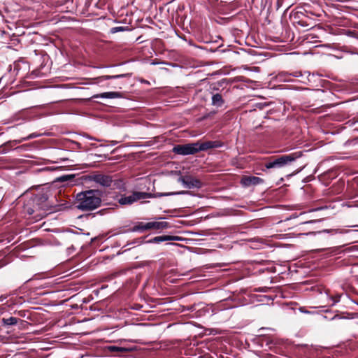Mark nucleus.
<instances>
[{"instance_id":"19","label":"nucleus","mask_w":358,"mask_h":358,"mask_svg":"<svg viewBox=\"0 0 358 358\" xmlns=\"http://www.w3.org/2000/svg\"><path fill=\"white\" fill-rule=\"evenodd\" d=\"M122 27H115L113 29V32L117 31V30H122Z\"/></svg>"},{"instance_id":"18","label":"nucleus","mask_w":358,"mask_h":358,"mask_svg":"<svg viewBox=\"0 0 358 358\" xmlns=\"http://www.w3.org/2000/svg\"><path fill=\"white\" fill-rule=\"evenodd\" d=\"M37 136L36 135H35L34 134H30L29 136H27V138H24V140H29V139H31V138H33L34 137Z\"/></svg>"},{"instance_id":"14","label":"nucleus","mask_w":358,"mask_h":358,"mask_svg":"<svg viewBox=\"0 0 358 358\" xmlns=\"http://www.w3.org/2000/svg\"><path fill=\"white\" fill-rule=\"evenodd\" d=\"M109 350L111 352H127V351H128V350L127 348H121V347H116V346H110L109 348Z\"/></svg>"},{"instance_id":"4","label":"nucleus","mask_w":358,"mask_h":358,"mask_svg":"<svg viewBox=\"0 0 358 358\" xmlns=\"http://www.w3.org/2000/svg\"><path fill=\"white\" fill-rule=\"evenodd\" d=\"M173 152L182 155H194L198 152L196 143L177 145L173 147Z\"/></svg>"},{"instance_id":"15","label":"nucleus","mask_w":358,"mask_h":358,"mask_svg":"<svg viewBox=\"0 0 358 358\" xmlns=\"http://www.w3.org/2000/svg\"><path fill=\"white\" fill-rule=\"evenodd\" d=\"M5 323L9 325L15 324L17 323V319L15 317H9L4 320Z\"/></svg>"},{"instance_id":"3","label":"nucleus","mask_w":358,"mask_h":358,"mask_svg":"<svg viewBox=\"0 0 358 358\" xmlns=\"http://www.w3.org/2000/svg\"><path fill=\"white\" fill-rule=\"evenodd\" d=\"M150 196L151 194L148 193L135 192L131 195L122 196L119 199V203L121 205H130L138 200L144 199Z\"/></svg>"},{"instance_id":"13","label":"nucleus","mask_w":358,"mask_h":358,"mask_svg":"<svg viewBox=\"0 0 358 358\" xmlns=\"http://www.w3.org/2000/svg\"><path fill=\"white\" fill-rule=\"evenodd\" d=\"M147 225H148V222L147 223L141 222L138 224L134 226L132 230L134 231H146V230H148V228H147Z\"/></svg>"},{"instance_id":"12","label":"nucleus","mask_w":358,"mask_h":358,"mask_svg":"<svg viewBox=\"0 0 358 358\" xmlns=\"http://www.w3.org/2000/svg\"><path fill=\"white\" fill-rule=\"evenodd\" d=\"M212 103L214 106H221L223 103L222 96L219 94L213 95L212 97Z\"/></svg>"},{"instance_id":"16","label":"nucleus","mask_w":358,"mask_h":358,"mask_svg":"<svg viewBox=\"0 0 358 358\" xmlns=\"http://www.w3.org/2000/svg\"><path fill=\"white\" fill-rule=\"evenodd\" d=\"M124 75L122 74V75H117V76H103L102 77H101V78L102 80H109V79H113V78H121V77H124Z\"/></svg>"},{"instance_id":"1","label":"nucleus","mask_w":358,"mask_h":358,"mask_svg":"<svg viewBox=\"0 0 358 358\" xmlns=\"http://www.w3.org/2000/svg\"><path fill=\"white\" fill-rule=\"evenodd\" d=\"M77 208L82 210H92L99 206L101 199L94 190L80 192L76 195Z\"/></svg>"},{"instance_id":"2","label":"nucleus","mask_w":358,"mask_h":358,"mask_svg":"<svg viewBox=\"0 0 358 358\" xmlns=\"http://www.w3.org/2000/svg\"><path fill=\"white\" fill-rule=\"evenodd\" d=\"M301 157L300 152H295L289 155H283L280 157L275 159L274 161L266 164V169H271L275 167H282L289 162H293L296 159Z\"/></svg>"},{"instance_id":"11","label":"nucleus","mask_w":358,"mask_h":358,"mask_svg":"<svg viewBox=\"0 0 358 358\" xmlns=\"http://www.w3.org/2000/svg\"><path fill=\"white\" fill-rule=\"evenodd\" d=\"M180 238L178 236H157L153 238V241L155 243H159L161 241H178Z\"/></svg>"},{"instance_id":"17","label":"nucleus","mask_w":358,"mask_h":358,"mask_svg":"<svg viewBox=\"0 0 358 358\" xmlns=\"http://www.w3.org/2000/svg\"><path fill=\"white\" fill-rule=\"evenodd\" d=\"M71 178H73V175H69V176H63L62 177L59 178V180L60 181H66Z\"/></svg>"},{"instance_id":"10","label":"nucleus","mask_w":358,"mask_h":358,"mask_svg":"<svg viewBox=\"0 0 358 358\" xmlns=\"http://www.w3.org/2000/svg\"><path fill=\"white\" fill-rule=\"evenodd\" d=\"M120 93L116 92H104L100 94L94 95V97L98 98H106V99H115L120 97Z\"/></svg>"},{"instance_id":"5","label":"nucleus","mask_w":358,"mask_h":358,"mask_svg":"<svg viewBox=\"0 0 358 358\" xmlns=\"http://www.w3.org/2000/svg\"><path fill=\"white\" fill-rule=\"evenodd\" d=\"M263 180L256 176H244L242 177L241 182L245 187L256 185L263 182Z\"/></svg>"},{"instance_id":"7","label":"nucleus","mask_w":358,"mask_h":358,"mask_svg":"<svg viewBox=\"0 0 358 358\" xmlns=\"http://www.w3.org/2000/svg\"><path fill=\"white\" fill-rule=\"evenodd\" d=\"M93 180L103 187H110L113 182L110 176L104 175L94 176Z\"/></svg>"},{"instance_id":"8","label":"nucleus","mask_w":358,"mask_h":358,"mask_svg":"<svg viewBox=\"0 0 358 358\" xmlns=\"http://www.w3.org/2000/svg\"><path fill=\"white\" fill-rule=\"evenodd\" d=\"M169 227V223L164 221H156L148 222L147 228L150 229L160 230L166 229Z\"/></svg>"},{"instance_id":"9","label":"nucleus","mask_w":358,"mask_h":358,"mask_svg":"<svg viewBox=\"0 0 358 358\" xmlns=\"http://www.w3.org/2000/svg\"><path fill=\"white\" fill-rule=\"evenodd\" d=\"M180 181L186 185L187 187L192 188L194 187H199L200 182L198 180L194 179L191 177L180 178Z\"/></svg>"},{"instance_id":"6","label":"nucleus","mask_w":358,"mask_h":358,"mask_svg":"<svg viewBox=\"0 0 358 358\" xmlns=\"http://www.w3.org/2000/svg\"><path fill=\"white\" fill-rule=\"evenodd\" d=\"M196 144L198 152L221 146V143L218 141H206L203 143L196 142Z\"/></svg>"}]
</instances>
